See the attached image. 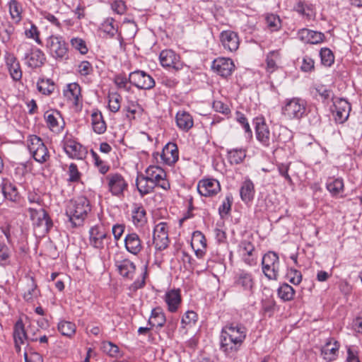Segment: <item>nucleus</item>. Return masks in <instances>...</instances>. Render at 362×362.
Segmentation results:
<instances>
[{
	"label": "nucleus",
	"mask_w": 362,
	"mask_h": 362,
	"mask_svg": "<svg viewBox=\"0 0 362 362\" xmlns=\"http://www.w3.org/2000/svg\"><path fill=\"white\" fill-rule=\"evenodd\" d=\"M247 335L246 327L240 323H228L223 327L220 336V348L226 354L238 351Z\"/></svg>",
	"instance_id": "obj_1"
},
{
	"label": "nucleus",
	"mask_w": 362,
	"mask_h": 362,
	"mask_svg": "<svg viewBox=\"0 0 362 362\" xmlns=\"http://www.w3.org/2000/svg\"><path fill=\"white\" fill-rule=\"evenodd\" d=\"M90 210L89 200L86 197L81 196L70 201L66 210V214L72 226L76 227L83 223Z\"/></svg>",
	"instance_id": "obj_2"
},
{
	"label": "nucleus",
	"mask_w": 362,
	"mask_h": 362,
	"mask_svg": "<svg viewBox=\"0 0 362 362\" xmlns=\"http://www.w3.org/2000/svg\"><path fill=\"white\" fill-rule=\"evenodd\" d=\"M17 52L19 54L23 55L25 64L32 69L40 67L46 59L42 50L27 42L21 43L18 47Z\"/></svg>",
	"instance_id": "obj_3"
},
{
	"label": "nucleus",
	"mask_w": 362,
	"mask_h": 362,
	"mask_svg": "<svg viewBox=\"0 0 362 362\" xmlns=\"http://www.w3.org/2000/svg\"><path fill=\"white\" fill-rule=\"evenodd\" d=\"M46 48L48 54L58 62L69 58L68 46L62 36L51 35L46 40Z\"/></svg>",
	"instance_id": "obj_4"
},
{
	"label": "nucleus",
	"mask_w": 362,
	"mask_h": 362,
	"mask_svg": "<svg viewBox=\"0 0 362 362\" xmlns=\"http://www.w3.org/2000/svg\"><path fill=\"white\" fill-rule=\"evenodd\" d=\"M306 112V102L298 98L286 100L282 107V115L288 119H300Z\"/></svg>",
	"instance_id": "obj_5"
},
{
	"label": "nucleus",
	"mask_w": 362,
	"mask_h": 362,
	"mask_svg": "<svg viewBox=\"0 0 362 362\" xmlns=\"http://www.w3.org/2000/svg\"><path fill=\"white\" fill-rule=\"evenodd\" d=\"M27 141L29 152L37 162L43 163L49 159L48 149L40 137L30 135Z\"/></svg>",
	"instance_id": "obj_6"
},
{
	"label": "nucleus",
	"mask_w": 362,
	"mask_h": 362,
	"mask_svg": "<svg viewBox=\"0 0 362 362\" xmlns=\"http://www.w3.org/2000/svg\"><path fill=\"white\" fill-rule=\"evenodd\" d=\"M107 189L114 197H122L128 189V182L124 177L118 173H110L105 177Z\"/></svg>",
	"instance_id": "obj_7"
},
{
	"label": "nucleus",
	"mask_w": 362,
	"mask_h": 362,
	"mask_svg": "<svg viewBox=\"0 0 362 362\" xmlns=\"http://www.w3.org/2000/svg\"><path fill=\"white\" fill-rule=\"evenodd\" d=\"M262 272L266 277L276 280L279 276L280 262L278 255L274 252L266 253L262 259Z\"/></svg>",
	"instance_id": "obj_8"
},
{
	"label": "nucleus",
	"mask_w": 362,
	"mask_h": 362,
	"mask_svg": "<svg viewBox=\"0 0 362 362\" xmlns=\"http://www.w3.org/2000/svg\"><path fill=\"white\" fill-rule=\"evenodd\" d=\"M111 241L110 235L107 234L103 226H95L90 228L89 230V242L93 247L98 250L105 249L108 247Z\"/></svg>",
	"instance_id": "obj_9"
},
{
	"label": "nucleus",
	"mask_w": 362,
	"mask_h": 362,
	"mask_svg": "<svg viewBox=\"0 0 362 362\" xmlns=\"http://www.w3.org/2000/svg\"><path fill=\"white\" fill-rule=\"evenodd\" d=\"M255 134L257 141L264 147H269L276 141H281L274 132L271 134L269 129L264 119L257 118L255 120Z\"/></svg>",
	"instance_id": "obj_10"
},
{
	"label": "nucleus",
	"mask_w": 362,
	"mask_h": 362,
	"mask_svg": "<svg viewBox=\"0 0 362 362\" xmlns=\"http://www.w3.org/2000/svg\"><path fill=\"white\" fill-rule=\"evenodd\" d=\"M252 235L243 239L238 247V252L242 260L249 266H253L257 263V252L252 243Z\"/></svg>",
	"instance_id": "obj_11"
},
{
	"label": "nucleus",
	"mask_w": 362,
	"mask_h": 362,
	"mask_svg": "<svg viewBox=\"0 0 362 362\" xmlns=\"http://www.w3.org/2000/svg\"><path fill=\"white\" fill-rule=\"evenodd\" d=\"M27 210L34 226L43 227L45 232L50 230L53 226L52 221L43 207L30 206Z\"/></svg>",
	"instance_id": "obj_12"
},
{
	"label": "nucleus",
	"mask_w": 362,
	"mask_h": 362,
	"mask_svg": "<svg viewBox=\"0 0 362 362\" xmlns=\"http://www.w3.org/2000/svg\"><path fill=\"white\" fill-rule=\"evenodd\" d=\"M145 174L154 187H158L164 190H168L170 185L167 180L166 173L163 168L157 165H150L145 171Z\"/></svg>",
	"instance_id": "obj_13"
},
{
	"label": "nucleus",
	"mask_w": 362,
	"mask_h": 362,
	"mask_svg": "<svg viewBox=\"0 0 362 362\" xmlns=\"http://www.w3.org/2000/svg\"><path fill=\"white\" fill-rule=\"evenodd\" d=\"M129 80L133 86L139 89L149 90L155 86V81L144 71L136 70L129 75Z\"/></svg>",
	"instance_id": "obj_14"
},
{
	"label": "nucleus",
	"mask_w": 362,
	"mask_h": 362,
	"mask_svg": "<svg viewBox=\"0 0 362 362\" xmlns=\"http://www.w3.org/2000/svg\"><path fill=\"white\" fill-rule=\"evenodd\" d=\"M153 244L157 250H163L168 247L170 240L168 238V227L166 223H158L153 230Z\"/></svg>",
	"instance_id": "obj_15"
},
{
	"label": "nucleus",
	"mask_w": 362,
	"mask_h": 362,
	"mask_svg": "<svg viewBox=\"0 0 362 362\" xmlns=\"http://www.w3.org/2000/svg\"><path fill=\"white\" fill-rule=\"evenodd\" d=\"M62 142L64 149L69 157L75 159H83L86 157V148L74 139L65 136Z\"/></svg>",
	"instance_id": "obj_16"
},
{
	"label": "nucleus",
	"mask_w": 362,
	"mask_h": 362,
	"mask_svg": "<svg viewBox=\"0 0 362 362\" xmlns=\"http://www.w3.org/2000/svg\"><path fill=\"white\" fill-rule=\"evenodd\" d=\"M46 125L54 134L61 133L64 127L65 122L58 110H48L44 115Z\"/></svg>",
	"instance_id": "obj_17"
},
{
	"label": "nucleus",
	"mask_w": 362,
	"mask_h": 362,
	"mask_svg": "<svg viewBox=\"0 0 362 362\" xmlns=\"http://www.w3.org/2000/svg\"><path fill=\"white\" fill-rule=\"evenodd\" d=\"M219 39L224 50L228 52H235L240 45V39L237 33L227 30L220 33Z\"/></svg>",
	"instance_id": "obj_18"
},
{
	"label": "nucleus",
	"mask_w": 362,
	"mask_h": 362,
	"mask_svg": "<svg viewBox=\"0 0 362 362\" xmlns=\"http://www.w3.org/2000/svg\"><path fill=\"white\" fill-rule=\"evenodd\" d=\"M159 60L162 66L180 70L182 68L180 57L172 49H165L160 52Z\"/></svg>",
	"instance_id": "obj_19"
},
{
	"label": "nucleus",
	"mask_w": 362,
	"mask_h": 362,
	"mask_svg": "<svg viewBox=\"0 0 362 362\" xmlns=\"http://www.w3.org/2000/svg\"><path fill=\"white\" fill-rule=\"evenodd\" d=\"M220 190L219 182L216 179H204L197 185V191L202 196L212 197L218 194Z\"/></svg>",
	"instance_id": "obj_20"
},
{
	"label": "nucleus",
	"mask_w": 362,
	"mask_h": 362,
	"mask_svg": "<svg viewBox=\"0 0 362 362\" xmlns=\"http://www.w3.org/2000/svg\"><path fill=\"white\" fill-rule=\"evenodd\" d=\"M1 191L5 200L13 203H18L21 200V194L16 186L7 178H1Z\"/></svg>",
	"instance_id": "obj_21"
},
{
	"label": "nucleus",
	"mask_w": 362,
	"mask_h": 362,
	"mask_svg": "<svg viewBox=\"0 0 362 362\" xmlns=\"http://www.w3.org/2000/svg\"><path fill=\"white\" fill-rule=\"evenodd\" d=\"M334 110L333 115L334 119L338 123H344L349 117L351 106L349 102L342 98L337 99L334 102Z\"/></svg>",
	"instance_id": "obj_22"
},
{
	"label": "nucleus",
	"mask_w": 362,
	"mask_h": 362,
	"mask_svg": "<svg viewBox=\"0 0 362 362\" xmlns=\"http://www.w3.org/2000/svg\"><path fill=\"white\" fill-rule=\"evenodd\" d=\"M124 242L126 250L134 255H138L143 250L142 240L135 232L127 233Z\"/></svg>",
	"instance_id": "obj_23"
},
{
	"label": "nucleus",
	"mask_w": 362,
	"mask_h": 362,
	"mask_svg": "<svg viewBox=\"0 0 362 362\" xmlns=\"http://www.w3.org/2000/svg\"><path fill=\"white\" fill-rule=\"evenodd\" d=\"M212 68L220 76L227 77L231 75L234 70L235 65L231 59L221 57L218 58L213 62Z\"/></svg>",
	"instance_id": "obj_24"
},
{
	"label": "nucleus",
	"mask_w": 362,
	"mask_h": 362,
	"mask_svg": "<svg viewBox=\"0 0 362 362\" xmlns=\"http://www.w3.org/2000/svg\"><path fill=\"white\" fill-rule=\"evenodd\" d=\"M235 284L243 291L252 294L255 286L252 274L246 271H240L235 276Z\"/></svg>",
	"instance_id": "obj_25"
},
{
	"label": "nucleus",
	"mask_w": 362,
	"mask_h": 362,
	"mask_svg": "<svg viewBox=\"0 0 362 362\" xmlns=\"http://www.w3.org/2000/svg\"><path fill=\"white\" fill-rule=\"evenodd\" d=\"M297 36L301 42L308 44H319L325 39L324 33L308 28L300 29Z\"/></svg>",
	"instance_id": "obj_26"
},
{
	"label": "nucleus",
	"mask_w": 362,
	"mask_h": 362,
	"mask_svg": "<svg viewBox=\"0 0 362 362\" xmlns=\"http://www.w3.org/2000/svg\"><path fill=\"white\" fill-rule=\"evenodd\" d=\"M160 158L163 162L168 165L176 163L179 158L177 145L175 143H168L163 148Z\"/></svg>",
	"instance_id": "obj_27"
},
{
	"label": "nucleus",
	"mask_w": 362,
	"mask_h": 362,
	"mask_svg": "<svg viewBox=\"0 0 362 362\" xmlns=\"http://www.w3.org/2000/svg\"><path fill=\"white\" fill-rule=\"evenodd\" d=\"M164 300L168 305V310L171 313L176 312L182 301L180 291L179 289H171L167 291Z\"/></svg>",
	"instance_id": "obj_28"
},
{
	"label": "nucleus",
	"mask_w": 362,
	"mask_h": 362,
	"mask_svg": "<svg viewBox=\"0 0 362 362\" xmlns=\"http://www.w3.org/2000/svg\"><path fill=\"white\" fill-rule=\"evenodd\" d=\"M116 267L121 276L128 279H132L136 272V265L128 259L116 262Z\"/></svg>",
	"instance_id": "obj_29"
},
{
	"label": "nucleus",
	"mask_w": 362,
	"mask_h": 362,
	"mask_svg": "<svg viewBox=\"0 0 362 362\" xmlns=\"http://www.w3.org/2000/svg\"><path fill=\"white\" fill-rule=\"evenodd\" d=\"M281 53L279 50H272L267 53L265 58L266 71L268 74H272L279 68L281 62Z\"/></svg>",
	"instance_id": "obj_30"
},
{
	"label": "nucleus",
	"mask_w": 362,
	"mask_h": 362,
	"mask_svg": "<svg viewBox=\"0 0 362 362\" xmlns=\"http://www.w3.org/2000/svg\"><path fill=\"white\" fill-rule=\"evenodd\" d=\"M132 220L136 228H142L147 223L146 211L143 206L134 205L132 211Z\"/></svg>",
	"instance_id": "obj_31"
},
{
	"label": "nucleus",
	"mask_w": 362,
	"mask_h": 362,
	"mask_svg": "<svg viewBox=\"0 0 362 362\" xmlns=\"http://www.w3.org/2000/svg\"><path fill=\"white\" fill-rule=\"evenodd\" d=\"M178 128L184 132H188L194 125L192 115L186 111H179L175 116Z\"/></svg>",
	"instance_id": "obj_32"
},
{
	"label": "nucleus",
	"mask_w": 362,
	"mask_h": 362,
	"mask_svg": "<svg viewBox=\"0 0 362 362\" xmlns=\"http://www.w3.org/2000/svg\"><path fill=\"white\" fill-rule=\"evenodd\" d=\"M255 186L250 179H246L241 185L240 188V195L241 200L247 204L252 202L255 197Z\"/></svg>",
	"instance_id": "obj_33"
},
{
	"label": "nucleus",
	"mask_w": 362,
	"mask_h": 362,
	"mask_svg": "<svg viewBox=\"0 0 362 362\" xmlns=\"http://www.w3.org/2000/svg\"><path fill=\"white\" fill-rule=\"evenodd\" d=\"M339 345L337 341L333 343L332 340L327 341L322 348L321 354L327 361H332L337 358Z\"/></svg>",
	"instance_id": "obj_34"
},
{
	"label": "nucleus",
	"mask_w": 362,
	"mask_h": 362,
	"mask_svg": "<svg viewBox=\"0 0 362 362\" xmlns=\"http://www.w3.org/2000/svg\"><path fill=\"white\" fill-rule=\"evenodd\" d=\"M91 124L93 131L98 134H102L107 129L106 123L100 111L96 110L91 114Z\"/></svg>",
	"instance_id": "obj_35"
},
{
	"label": "nucleus",
	"mask_w": 362,
	"mask_h": 362,
	"mask_svg": "<svg viewBox=\"0 0 362 362\" xmlns=\"http://www.w3.org/2000/svg\"><path fill=\"white\" fill-rule=\"evenodd\" d=\"M64 95L68 100L77 105L81 97L80 86L76 83L68 84L64 90Z\"/></svg>",
	"instance_id": "obj_36"
},
{
	"label": "nucleus",
	"mask_w": 362,
	"mask_h": 362,
	"mask_svg": "<svg viewBox=\"0 0 362 362\" xmlns=\"http://www.w3.org/2000/svg\"><path fill=\"white\" fill-rule=\"evenodd\" d=\"M294 10L300 16L310 20L315 17V11L313 4L305 1H298L294 7Z\"/></svg>",
	"instance_id": "obj_37"
},
{
	"label": "nucleus",
	"mask_w": 362,
	"mask_h": 362,
	"mask_svg": "<svg viewBox=\"0 0 362 362\" xmlns=\"http://www.w3.org/2000/svg\"><path fill=\"white\" fill-rule=\"evenodd\" d=\"M246 157V149L235 148L227 150V159L231 165H238L244 160Z\"/></svg>",
	"instance_id": "obj_38"
},
{
	"label": "nucleus",
	"mask_w": 362,
	"mask_h": 362,
	"mask_svg": "<svg viewBox=\"0 0 362 362\" xmlns=\"http://www.w3.org/2000/svg\"><path fill=\"white\" fill-rule=\"evenodd\" d=\"M136 185L141 196L148 194L153 191L154 185L148 180L147 176L141 175L136 180Z\"/></svg>",
	"instance_id": "obj_39"
},
{
	"label": "nucleus",
	"mask_w": 362,
	"mask_h": 362,
	"mask_svg": "<svg viewBox=\"0 0 362 362\" xmlns=\"http://www.w3.org/2000/svg\"><path fill=\"white\" fill-rule=\"evenodd\" d=\"M326 187L333 197L341 196L344 192V182L341 178H330L328 180Z\"/></svg>",
	"instance_id": "obj_40"
},
{
	"label": "nucleus",
	"mask_w": 362,
	"mask_h": 362,
	"mask_svg": "<svg viewBox=\"0 0 362 362\" xmlns=\"http://www.w3.org/2000/svg\"><path fill=\"white\" fill-rule=\"evenodd\" d=\"M6 65L12 78L15 81L20 80L22 77V71L17 59L14 57H8L6 60Z\"/></svg>",
	"instance_id": "obj_41"
},
{
	"label": "nucleus",
	"mask_w": 362,
	"mask_h": 362,
	"mask_svg": "<svg viewBox=\"0 0 362 362\" xmlns=\"http://www.w3.org/2000/svg\"><path fill=\"white\" fill-rule=\"evenodd\" d=\"M39 294L40 291L37 289V284L34 279L30 277L28 281L27 287L23 293V298L28 302L33 301L37 298Z\"/></svg>",
	"instance_id": "obj_42"
},
{
	"label": "nucleus",
	"mask_w": 362,
	"mask_h": 362,
	"mask_svg": "<svg viewBox=\"0 0 362 362\" xmlns=\"http://www.w3.org/2000/svg\"><path fill=\"white\" fill-rule=\"evenodd\" d=\"M166 322L165 316L161 308H156L152 310L148 323L151 326L162 327Z\"/></svg>",
	"instance_id": "obj_43"
},
{
	"label": "nucleus",
	"mask_w": 362,
	"mask_h": 362,
	"mask_svg": "<svg viewBox=\"0 0 362 362\" xmlns=\"http://www.w3.org/2000/svg\"><path fill=\"white\" fill-rule=\"evenodd\" d=\"M278 296L284 301H290L295 296L294 288L289 284L284 283L277 290Z\"/></svg>",
	"instance_id": "obj_44"
},
{
	"label": "nucleus",
	"mask_w": 362,
	"mask_h": 362,
	"mask_svg": "<svg viewBox=\"0 0 362 362\" xmlns=\"http://www.w3.org/2000/svg\"><path fill=\"white\" fill-rule=\"evenodd\" d=\"M8 9L11 19L15 23H18L22 19V6L17 0H11L8 2Z\"/></svg>",
	"instance_id": "obj_45"
},
{
	"label": "nucleus",
	"mask_w": 362,
	"mask_h": 362,
	"mask_svg": "<svg viewBox=\"0 0 362 362\" xmlns=\"http://www.w3.org/2000/svg\"><path fill=\"white\" fill-rule=\"evenodd\" d=\"M39 92L45 95H49L55 88L54 83L51 79L40 78L37 83Z\"/></svg>",
	"instance_id": "obj_46"
},
{
	"label": "nucleus",
	"mask_w": 362,
	"mask_h": 362,
	"mask_svg": "<svg viewBox=\"0 0 362 362\" xmlns=\"http://www.w3.org/2000/svg\"><path fill=\"white\" fill-rule=\"evenodd\" d=\"M13 339L18 342H25L27 339V334L22 320H18L13 327Z\"/></svg>",
	"instance_id": "obj_47"
},
{
	"label": "nucleus",
	"mask_w": 362,
	"mask_h": 362,
	"mask_svg": "<svg viewBox=\"0 0 362 362\" xmlns=\"http://www.w3.org/2000/svg\"><path fill=\"white\" fill-rule=\"evenodd\" d=\"M76 325L74 323L62 320L58 324V330L59 332L66 337H71L76 332Z\"/></svg>",
	"instance_id": "obj_48"
},
{
	"label": "nucleus",
	"mask_w": 362,
	"mask_h": 362,
	"mask_svg": "<svg viewBox=\"0 0 362 362\" xmlns=\"http://www.w3.org/2000/svg\"><path fill=\"white\" fill-rule=\"evenodd\" d=\"M100 29L110 37H113L117 33L118 27L112 18H107L102 23Z\"/></svg>",
	"instance_id": "obj_49"
},
{
	"label": "nucleus",
	"mask_w": 362,
	"mask_h": 362,
	"mask_svg": "<svg viewBox=\"0 0 362 362\" xmlns=\"http://www.w3.org/2000/svg\"><path fill=\"white\" fill-rule=\"evenodd\" d=\"M11 250L2 242H0V266L6 267L11 264Z\"/></svg>",
	"instance_id": "obj_50"
},
{
	"label": "nucleus",
	"mask_w": 362,
	"mask_h": 362,
	"mask_svg": "<svg viewBox=\"0 0 362 362\" xmlns=\"http://www.w3.org/2000/svg\"><path fill=\"white\" fill-rule=\"evenodd\" d=\"M276 169L279 175L284 177L290 186H293L294 185L291 177L288 174L290 164L283 163H278L276 165Z\"/></svg>",
	"instance_id": "obj_51"
},
{
	"label": "nucleus",
	"mask_w": 362,
	"mask_h": 362,
	"mask_svg": "<svg viewBox=\"0 0 362 362\" xmlns=\"http://www.w3.org/2000/svg\"><path fill=\"white\" fill-rule=\"evenodd\" d=\"M191 245L192 248H195V247H206V240L202 232L197 230L192 233Z\"/></svg>",
	"instance_id": "obj_52"
},
{
	"label": "nucleus",
	"mask_w": 362,
	"mask_h": 362,
	"mask_svg": "<svg viewBox=\"0 0 362 362\" xmlns=\"http://www.w3.org/2000/svg\"><path fill=\"white\" fill-rule=\"evenodd\" d=\"M320 55L322 64L330 66L334 61V57L332 52L328 48H322Z\"/></svg>",
	"instance_id": "obj_53"
},
{
	"label": "nucleus",
	"mask_w": 362,
	"mask_h": 362,
	"mask_svg": "<svg viewBox=\"0 0 362 362\" xmlns=\"http://www.w3.org/2000/svg\"><path fill=\"white\" fill-rule=\"evenodd\" d=\"M233 204V197L231 194H228L222 204L218 207V213L221 217L228 215L231 209Z\"/></svg>",
	"instance_id": "obj_54"
},
{
	"label": "nucleus",
	"mask_w": 362,
	"mask_h": 362,
	"mask_svg": "<svg viewBox=\"0 0 362 362\" xmlns=\"http://www.w3.org/2000/svg\"><path fill=\"white\" fill-rule=\"evenodd\" d=\"M147 275V266L144 267V271L141 277L135 280L129 287L131 292H136L138 289L142 288L146 284V278Z\"/></svg>",
	"instance_id": "obj_55"
},
{
	"label": "nucleus",
	"mask_w": 362,
	"mask_h": 362,
	"mask_svg": "<svg viewBox=\"0 0 362 362\" xmlns=\"http://www.w3.org/2000/svg\"><path fill=\"white\" fill-rule=\"evenodd\" d=\"M267 27L271 31L278 30L281 28V20L279 16L274 14H269L265 18Z\"/></svg>",
	"instance_id": "obj_56"
},
{
	"label": "nucleus",
	"mask_w": 362,
	"mask_h": 362,
	"mask_svg": "<svg viewBox=\"0 0 362 362\" xmlns=\"http://www.w3.org/2000/svg\"><path fill=\"white\" fill-rule=\"evenodd\" d=\"M286 279L294 285H298L302 281V274L296 269H288L286 273Z\"/></svg>",
	"instance_id": "obj_57"
},
{
	"label": "nucleus",
	"mask_w": 362,
	"mask_h": 362,
	"mask_svg": "<svg viewBox=\"0 0 362 362\" xmlns=\"http://www.w3.org/2000/svg\"><path fill=\"white\" fill-rule=\"evenodd\" d=\"M121 96L117 93L109 95L108 107L111 112H117L120 108Z\"/></svg>",
	"instance_id": "obj_58"
},
{
	"label": "nucleus",
	"mask_w": 362,
	"mask_h": 362,
	"mask_svg": "<svg viewBox=\"0 0 362 362\" xmlns=\"http://www.w3.org/2000/svg\"><path fill=\"white\" fill-rule=\"evenodd\" d=\"M115 83L117 87L119 89H123L125 91H129L131 88L129 85L130 81L129 78H127L124 75H117L114 79Z\"/></svg>",
	"instance_id": "obj_59"
},
{
	"label": "nucleus",
	"mask_w": 362,
	"mask_h": 362,
	"mask_svg": "<svg viewBox=\"0 0 362 362\" xmlns=\"http://www.w3.org/2000/svg\"><path fill=\"white\" fill-rule=\"evenodd\" d=\"M71 46L81 54H85L88 52V47L85 41L79 37H74L71 40Z\"/></svg>",
	"instance_id": "obj_60"
},
{
	"label": "nucleus",
	"mask_w": 362,
	"mask_h": 362,
	"mask_svg": "<svg viewBox=\"0 0 362 362\" xmlns=\"http://www.w3.org/2000/svg\"><path fill=\"white\" fill-rule=\"evenodd\" d=\"M197 320V313L192 310H188L182 316L181 323L182 325V327L185 328L186 325H191L194 324Z\"/></svg>",
	"instance_id": "obj_61"
},
{
	"label": "nucleus",
	"mask_w": 362,
	"mask_h": 362,
	"mask_svg": "<svg viewBox=\"0 0 362 362\" xmlns=\"http://www.w3.org/2000/svg\"><path fill=\"white\" fill-rule=\"evenodd\" d=\"M77 71L81 76H87L93 73V68L89 62L83 61L78 65Z\"/></svg>",
	"instance_id": "obj_62"
},
{
	"label": "nucleus",
	"mask_w": 362,
	"mask_h": 362,
	"mask_svg": "<svg viewBox=\"0 0 362 362\" xmlns=\"http://www.w3.org/2000/svg\"><path fill=\"white\" fill-rule=\"evenodd\" d=\"M69 181L72 182H78L81 179V173L78 170V167L75 163H71L69 166Z\"/></svg>",
	"instance_id": "obj_63"
},
{
	"label": "nucleus",
	"mask_w": 362,
	"mask_h": 362,
	"mask_svg": "<svg viewBox=\"0 0 362 362\" xmlns=\"http://www.w3.org/2000/svg\"><path fill=\"white\" fill-rule=\"evenodd\" d=\"M103 349L105 352L112 357H117L119 355V347L110 341L104 342Z\"/></svg>",
	"instance_id": "obj_64"
}]
</instances>
